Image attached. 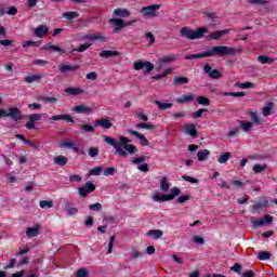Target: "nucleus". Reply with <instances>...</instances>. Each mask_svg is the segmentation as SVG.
Instances as JSON below:
<instances>
[{
	"label": "nucleus",
	"instance_id": "obj_1",
	"mask_svg": "<svg viewBox=\"0 0 277 277\" xmlns=\"http://www.w3.org/2000/svg\"><path fill=\"white\" fill-rule=\"evenodd\" d=\"M102 137L108 146L115 148L119 157H129V155H135V153H137V147L131 144V140L127 138L124 135L119 136V142H116V138L111 136L103 135Z\"/></svg>",
	"mask_w": 277,
	"mask_h": 277
},
{
	"label": "nucleus",
	"instance_id": "obj_2",
	"mask_svg": "<svg viewBox=\"0 0 277 277\" xmlns=\"http://www.w3.org/2000/svg\"><path fill=\"white\" fill-rule=\"evenodd\" d=\"M239 50L228 45H216L208 50V57H228L229 55H237Z\"/></svg>",
	"mask_w": 277,
	"mask_h": 277
},
{
	"label": "nucleus",
	"instance_id": "obj_3",
	"mask_svg": "<svg viewBox=\"0 0 277 277\" xmlns=\"http://www.w3.org/2000/svg\"><path fill=\"white\" fill-rule=\"evenodd\" d=\"M208 32L209 30L206 27L198 28L197 30L190 29L189 27H183L180 30L182 38H187V40H199Z\"/></svg>",
	"mask_w": 277,
	"mask_h": 277
},
{
	"label": "nucleus",
	"instance_id": "obj_4",
	"mask_svg": "<svg viewBox=\"0 0 277 277\" xmlns=\"http://www.w3.org/2000/svg\"><path fill=\"white\" fill-rule=\"evenodd\" d=\"M161 10V4H151L141 9V14L144 18H155L157 11Z\"/></svg>",
	"mask_w": 277,
	"mask_h": 277
},
{
	"label": "nucleus",
	"instance_id": "obj_5",
	"mask_svg": "<svg viewBox=\"0 0 277 277\" xmlns=\"http://www.w3.org/2000/svg\"><path fill=\"white\" fill-rule=\"evenodd\" d=\"M274 222V217L269 214H265L264 219H251V224L253 228H259L261 226H267V224H272Z\"/></svg>",
	"mask_w": 277,
	"mask_h": 277
},
{
	"label": "nucleus",
	"instance_id": "obj_6",
	"mask_svg": "<svg viewBox=\"0 0 277 277\" xmlns=\"http://www.w3.org/2000/svg\"><path fill=\"white\" fill-rule=\"evenodd\" d=\"M42 49L43 51H55L56 53H61V55H70L75 53V50H70V48H60V45L45 44Z\"/></svg>",
	"mask_w": 277,
	"mask_h": 277
},
{
	"label": "nucleus",
	"instance_id": "obj_7",
	"mask_svg": "<svg viewBox=\"0 0 277 277\" xmlns=\"http://www.w3.org/2000/svg\"><path fill=\"white\" fill-rule=\"evenodd\" d=\"M176 57H179L177 54H169L166 56H162L158 60V66H156V70L159 71L166 64H172V62H176Z\"/></svg>",
	"mask_w": 277,
	"mask_h": 277
},
{
	"label": "nucleus",
	"instance_id": "obj_8",
	"mask_svg": "<svg viewBox=\"0 0 277 277\" xmlns=\"http://www.w3.org/2000/svg\"><path fill=\"white\" fill-rule=\"evenodd\" d=\"M96 189V186L92 182H87L84 186L78 188V194L81 198H85L88 194H92Z\"/></svg>",
	"mask_w": 277,
	"mask_h": 277
},
{
	"label": "nucleus",
	"instance_id": "obj_9",
	"mask_svg": "<svg viewBox=\"0 0 277 277\" xmlns=\"http://www.w3.org/2000/svg\"><path fill=\"white\" fill-rule=\"evenodd\" d=\"M61 148H71L74 153H80V155H85V151L79 147H77V144L75 142L66 141L61 143Z\"/></svg>",
	"mask_w": 277,
	"mask_h": 277
},
{
	"label": "nucleus",
	"instance_id": "obj_10",
	"mask_svg": "<svg viewBox=\"0 0 277 277\" xmlns=\"http://www.w3.org/2000/svg\"><path fill=\"white\" fill-rule=\"evenodd\" d=\"M113 16L117 18H129L131 11H129V9L118 8L114 10Z\"/></svg>",
	"mask_w": 277,
	"mask_h": 277
},
{
	"label": "nucleus",
	"instance_id": "obj_11",
	"mask_svg": "<svg viewBox=\"0 0 277 277\" xmlns=\"http://www.w3.org/2000/svg\"><path fill=\"white\" fill-rule=\"evenodd\" d=\"M79 69V66L77 65H68V64H61L58 65V71L62 75H66V72H75L76 70Z\"/></svg>",
	"mask_w": 277,
	"mask_h": 277
},
{
	"label": "nucleus",
	"instance_id": "obj_12",
	"mask_svg": "<svg viewBox=\"0 0 277 277\" xmlns=\"http://www.w3.org/2000/svg\"><path fill=\"white\" fill-rule=\"evenodd\" d=\"M65 94H68V96H81L85 94V90H83L81 87L66 88Z\"/></svg>",
	"mask_w": 277,
	"mask_h": 277
},
{
	"label": "nucleus",
	"instance_id": "obj_13",
	"mask_svg": "<svg viewBox=\"0 0 277 277\" xmlns=\"http://www.w3.org/2000/svg\"><path fill=\"white\" fill-rule=\"evenodd\" d=\"M185 135H189L190 137H198V130H196V124L189 123L184 127Z\"/></svg>",
	"mask_w": 277,
	"mask_h": 277
},
{
	"label": "nucleus",
	"instance_id": "obj_14",
	"mask_svg": "<svg viewBox=\"0 0 277 277\" xmlns=\"http://www.w3.org/2000/svg\"><path fill=\"white\" fill-rule=\"evenodd\" d=\"M5 118H13V120H23V116H21V110L18 108H10L9 113L5 111Z\"/></svg>",
	"mask_w": 277,
	"mask_h": 277
},
{
	"label": "nucleus",
	"instance_id": "obj_15",
	"mask_svg": "<svg viewBox=\"0 0 277 277\" xmlns=\"http://www.w3.org/2000/svg\"><path fill=\"white\" fill-rule=\"evenodd\" d=\"M128 133H130V135H133L134 137H136V140H140L141 146H148V140L146 138V136L144 134H140V132H137L135 130H128Z\"/></svg>",
	"mask_w": 277,
	"mask_h": 277
},
{
	"label": "nucleus",
	"instance_id": "obj_16",
	"mask_svg": "<svg viewBox=\"0 0 277 277\" xmlns=\"http://www.w3.org/2000/svg\"><path fill=\"white\" fill-rule=\"evenodd\" d=\"M109 23L114 24V32L118 34L120 29H123L124 27V19L122 18H110Z\"/></svg>",
	"mask_w": 277,
	"mask_h": 277
},
{
	"label": "nucleus",
	"instance_id": "obj_17",
	"mask_svg": "<svg viewBox=\"0 0 277 277\" xmlns=\"http://www.w3.org/2000/svg\"><path fill=\"white\" fill-rule=\"evenodd\" d=\"M72 111H75L76 114H85V115H90L92 114L93 111V108L90 107V106H85V105H78V106H75L72 108Z\"/></svg>",
	"mask_w": 277,
	"mask_h": 277
},
{
	"label": "nucleus",
	"instance_id": "obj_18",
	"mask_svg": "<svg viewBox=\"0 0 277 277\" xmlns=\"http://www.w3.org/2000/svg\"><path fill=\"white\" fill-rule=\"evenodd\" d=\"M47 34H49V27L47 25H39L34 31L37 38H44Z\"/></svg>",
	"mask_w": 277,
	"mask_h": 277
},
{
	"label": "nucleus",
	"instance_id": "obj_19",
	"mask_svg": "<svg viewBox=\"0 0 277 277\" xmlns=\"http://www.w3.org/2000/svg\"><path fill=\"white\" fill-rule=\"evenodd\" d=\"M42 80V74H32L24 78L25 83H39Z\"/></svg>",
	"mask_w": 277,
	"mask_h": 277
},
{
	"label": "nucleus",
	"instance_id": "obj_20",
	"mask_svg": "<svg viewBox=\"0 0 277 277\" xmlns=\"http://www.w3.org/2000/svg\"><path fill=\"white\" fill-rule=\"evenodd\" d=\"M40 234V225H36L35 227H28L26 229V237L32 239V237H38Z\"/></svg>",
	"mask_w": 277,
	"mask_h": 277
},
{
	"label": "nucleus",
	"instance_id": "obj_21",
	"mask_svg": "<svg viewBox=\"0 0 277 277\" xmlns=\"http://www.w3.org/2000/svg\"><path fill=\"white\" fill-rule=\"evenodd\" d=\"M95 127H102V129H111L114 123L109 119H101L95 121Z\"/></svg>",
	"mask_w": 277,
	"mask_h": 277
},
{
	"label": "nucleus",
	"instance_id": "obj_22",
	"mask_svg": "<svg viewBox=\"0 0 277 277\" xmlns=\"http://www.w3.org/2000/svg\"><path fill=\"white\" fill-rule=\"evenodd\" d=\"M118 55H120V52L111 50H104L100 53V57H104L105 60L109 57H116Z\"/></svg>",
	"mask_w": 277,
	"mask_h": 277
},
{
	"label": "nucleus",
	"instance_id": "obj_23",
	"mask_svg": "<svg viewBox=\"0 0 277 277\" xmlns=\"http://www.w3.org/2000/svg\"><path fill=\"white\" fill-rule=\"evenodd\" d=\"M151 200L154 202H170V200L168 199V195H163L159 193L153 195Z\"/></svg>",
	"mask_w": 277,
	"mask_h": 277
},
{
	"label": "nucleus",
	"instance_id": "obj_24",
	"mask_svg": "<svg viewBox=\"0 0 277 277\" xmlns=\"http://www.w3.org/2000/svg\"><path fill=\"white\" fill-rule=\"evenodd\" d=\"M50 120H66V122H75V119L70 115H55L50 118Z\"/></svg>",
	"mask_w": 277,
	"mask_h": 277
},
{
	"label": "nucleus",
	"instance_id": "obj_25",
	"mask_svg": "<svg viewBox=\"0 0 277 277\" xmlns=\"http://www.w3.org/2000/svg\"><path fill=\"white\" fill-rule=\"evenodd\" d=\"M209 155H211L209 149H201L197 153V159L198 161H207V159H209Z\"/></svg>",
	"mask_w": 277,
	"mask_h": 277
},
{
	"label": "nucleus",
	"instance_id": "obj_26",
	"mask_svg": "<svg viewBox=\"0 0 277 277\" xmlns=\"http://www.w3.org/2000/svg\"><path fill=\"white\" fill-rule=\"evenodd\" d=\"M202 57H209V52H208V50H207L206 52L198 53V54H188V55H185V60H202Z\"/></svg>",
	"mask_w": 277,
	"mask_h": 277
},
{
	"label": "nucleus",
	"instance_id": "obj_27",
	"mask_svg": "<svg viewBox=\"0 0 277 277\" xmlns=\"http://www.w3.org/2000/svg\"><path fill=\"white\" fill-rule=\"evenodd\" d=\"M15 137L16 140H21L22 142H24V144H26L27 146H30L31 148H38V145L34 141H29L25 138L23 134H16Z\"/></svg>",
	"mask_w": 277,
	"mask_h": 277
},
{
	"label": "nucleus",
	"instance_id": "obj_28",
	"mask_svg": "<svg viewBox=\"0 0 277 277\" xmlns=\"http://www.w3.org/2000/svg\"><path fill=\"white\" fill-rule=\"evenodd\" d=\"M81 40H90L91 42H95V40H105V36H103V35H84L81 37Z\"/></svg>",
	"mask_w": 277,
	"mask_h": 277
},
{
	"label": "nucleus",
	"instance_id": "obj_29",
	"mask_svg": "<svg viewBox=\"0 0 277 277\" xmlns=\"http://www.w3.org/2000/svg\"><path fill=\"white\" fill-rule=\"evenodd\" d=\"M239 126L243 133H248L252 129V122L250 121L240 120Z\"/></svg>",
	"mask_w": 277,
	"mask_h": 277
},
{
	"label": "nucleus",
	"instance_id": "obj_30",
	"mask_svg": "<svg viewBox=\"0 0 277 277\" xmlns=\"http://www.w3.org/2000/svg\"><path fill=\"white\" fill-rule=\"evenodd\" d=\"M147 235L154 239H161V237H163V232L161 229H151L147 232Z\"/></svg>",
	"mask_w": 277,
	"mask_h": 277
},
{
	"label": "nucleus",
	"instance_id": "obj_31",
	"mask_svg": "<svg viewBox=\"0 0 277 277\" xmlns=\"http://www.w3.org/2000/svg\"><path fill=\"white\" fill-rule=\"evenodd\" d=\"M192 101H194V94H187V95H183L182 97H179L176 100V103L184 105L185 103H192Z\"/></svg>",
	"mask_w": 277,
	"mask_h": 277
},
{
	"label": "nucleus",
	"instance_id": "obj_32",
	"mask_svg": "<svg viewBox=\"0 0 277 277\" xmlns=\"http://www.w3.org/2000/svg\"><path fill=\"white\" fill-rule=\"evenodd\" d=\"M181 194V188L179 187H173L170 190V194L167 195V198L170 200H174L176 198V196H179Z\"/></svg>",
	"mask_w": 277,
	"mask_h": 277
},
{
	"label": "nucleus",
	"instance_id": "obj_33",
	"mask_svg": "<svg viewBox=\"0 0 277 277\" xmlns=\"http://www.w3.org/2000/svg\"><path fill=\"white\" fill-rule=\"evenodd\" d=\"M259 261H269L272 259V253L269 251H260L258 253Z\"/></svg>",
	"mask_w": 277,
	"mask_h": 277
},
{
	"label": "nucleus",
	"instance_id": "obj_34",
	"mask_svg": "<svg viewBox=\"0 0 277 277\" xmlns=\"http://www.w3.org/2000/svg\"><path fill=\"white\" fill-rule=\"evenodd\" d=\"M63 18H66L67 21H72L75 18H79V13L77 11L65 12L63 14Z\"/></svg>",
	"mask_w": 277,
	"mask_h": 277
},
{
	"label": "nucleus",
	"instance_id": "obj_35",
	"mask_svg": "<svg viewBox=\"0 0 277 277\" xmlns=\"http://www.w3.org/2000/svg\"><path fill=\"white\" fill-rule=\"evenodd\" d=\"M174 85H185V83H189V78L187 77H175L173 79Z\"/></svg>",
	"mask_w": 277,
	"mask_h": 277
},
{
	"label": "nucleus",
	"instance_id": "obj_36",
	"mask_svg": "<svg viewBox=\"0 0 277 277\" xmlns=\"http://www.w3.org/2000/svg\"><path fill=\"white\" fill-rule=\"evenodd\" d=\"M54 163H56V166H66L68 158L66 156H57L54 158Z\"/></svg>",
	"mask_w": 277,
	"mask_h": 277
},
{
	"label": "nucleus",
	"instance_id": "obj_37",
	"mask_svg": "<svg viewBox=\"0 0 277 277\" xmlns=\"http://www.w3.org/2000/svg\"><path fill=\"white\" fill-rule=\"evenodd\" d=\"M135 129H146L147 131H153V129H155V124L148 122L137 123Z\"/></svg>",
	"mask_w": 277,
	"mask_h": 277
},
{
	"label": "nucleus",
	"instance_id": "obj_38",
	"mask_svg": "<svg viewBox=\"0 0 277 277\" xmlns=\"http://www.w3.org/2000/svg\"><path fill=\"white\" fill-rule=\"evenodd\" d=\"M258 62H260V64H274V58L267 55H260Z\"/></svg>",
	"mask_w": 277,
	"mask_h": 277
},
{
	"label": "nucleus",
	"instance_id": "obj_39",
	"mask_svg": "<svg viewBox=\"0 0 277 277\" xmlns=\"http://www.w3.org/2000/svg\"><path fill=\"white\" fill-rule=\"evenodd\" d=\"M103 173V167H96L89 171L88 176H101Z\"/></svg>",
	"mask_w": 277,
	"mask_h": 277
},
{
	"label": "nucleus",
	"instance_id": "obj_40",
	"mask_svg": "<svg viewBox=\"0 0 277 277\" xmlns=\"http://www.w3.org/2000/svg\"><path fill=\"white\" fill-rule=\"evenodd\" d=\"M160 189L161 192H168V189H170V182H168V177H162L160 180Z\"/></svg>",
	"mask_w": 277,
	"mask_h": 277
},
{
	"label": "nucleus",
	"instance_id": "obj_41",
	"mask_svg": "<svg viewBox=\"0 0 277 277\" xmlns=\"http://www.w3.org/2000/svg\"><path fill=\"white\" fill-rule=\"evenodd\" d=\"M90 47H92V43H84V44H81L79 48L77 49H70V51H77L78 53H83L84 51H88V49H90Z\"/></svg>",
	"mask_w": 277,
	"mask_h": 277
},
{
	"label": "nucleus",
	"instance_id": "obj_42",
	"mask_svg": "<svg viewBox=\"0 0 277 277\" xmlns=\"http://www.w3.org/2000/svg\"><path fill=\"white\" fill-rule=\"evenodd\" d=\"M39 207L41 209H53V201H51V200H41L39 202Z\"/></svg>",
	"mask_w": 277,
	"mask_h": 277
},
{
	"label": "nucleus",
	"instance_id": "obj_43",
	"mask_svg": "<svg viewBox=\"0 0 277 277\" xmlns=\"http://www.w3.org/2000/svg\"><path fill=\"white\" fill-rule=\"evenodd\" d=\"M267 169V164L263 163V164H254L253 166V172L255 174H261V172H264V170Z\"/></svg>",
	"mask_w": 277,
	"mask_h": 277
},
{
	"label": "nucleus",
	"instance_id": "obj_44",
	"mask_svg": "<svg viewBox=\"0 0 277 277\" xmlns=\"http://www.w3.org/2000/svg\"><path fill=\"white\" fill-rule=\"evenodd\" d=\"M197 103L199 105H203V107H207V106L211 105V101L209 98H207L206 96H198L197 97Z\"/></svg>",
	"mask_w": 277,
	"mask_h": 277
},
{
	"label": "nucleus",
	"instance_id": "obj_45",
	"mask_svg": "<svg viewBox=\"0 0 277 277\" xmlns=\"http://www.w3.org/2000/svg\"><path fill=\"white\" fill-rule=\"evenodd\" d=\"M155 105H158L159 109H172V104L171 103H163L160 101H155Z\"/></svg>",
	"mask_w": 277,
	"mask_h": 277
},
{
	"label": "nucleus",
	"instance_id": "obj_46",
	"mask_svg": "<svg viewBox=\"0 0 277 277\" xmlns=\"http://www.w3.org/2000/svg\"><path fill=\"white\" fill-rule=\"evenodd\" d=\"M142 256H144V252H142V251H137V250L133 249L130 252V259H132V260L142 259Z\"/></svg>",
	"mask_w": 277,
	"mask_h": 277
},
{
	"label": "nucleus",
	"instance_id": "obj_47",
	"mask_svg": "<svg viewBox=\"0 0 277 277\" xmlns=\"http://www.w3.org/2000/svg\"><path fill=\"white\" fill-rule=\"evenodd\" d=\"M144 68L145 71H143V75H148V72H153V70H155V65L150 62H145Z\"/></svg>",
	"mask_w": 277,
	"mask_h": 277
},
{
	"label": "nucleus",
	"instance_id": "obj_48",
	"mask_svg": "<svg viewBox=\"0 0 277 277\" xmlns=\"http://www.w3.org/2000/svg\"><path fill=\"white\" fill-rule=\"evenodd\" d=\"M273 107H274V104H272V103H268L266 106H264L263 111H262L263 116H265V117L271 116Z\"/></svg>",
	"mask_w": 277,
	"mask_h": 277
},
{
	"label": "nucleus",
	"instance_id": "obj_49",
	"mask_svg": "<svg viewBox=\"0 0 277 277\" xmlns=\"http://www.w3.org/2000/svg\"><path fill=\"white\" fill-rule=\"evenodd\" d=\"M251 123L252 124H261V118L256 113H250Z\"/></svg>",
	"mask_w": 277,
	"mask_h": 277
},
{
	"label": "nucleus",
	"instance_id": "obj_50",
	"mask_svg": "<svg viewBox=\"0 0 277 277\" xmlns=\"http://www.w3.org/2000/svg\"><path fill=\"white\" fill-rule=\"evenodd\" d=\"M228 159H230V153L227 151V153L222 154L219 157L217 161H219V163H226V161H228Z\"/></svg>",
	"mask_w": 277,
	"mask_h": 277
},
{
	"label": "nucleus",
	"instance_id": "obj_51",
	"mask_svg": "<svg viewBox=\"0 0 277 277\" xmlns=\"http://www.w3.org/2000/svg\"><path fill=\"white\" fill-rule=\"evenodd\" d=\"M81 129L82 131H84V133H94L96 131L94 126H91V124H82Z\"/></svg>",
	"mask_w": 277,
	"mask_h": 277
},
{
	"label": "nucleus",
	"instance_id": "obj_52",
	"mask_svg": "<svg viewBox=\"0 0 277 277\" xmlns=\"http://www.w3.org/2000/svg\"><path fill=\"white\" fill-rule=\"evenodd\" d=\"M222 37L220 30L211 32L210 35H208L206 38L208 40H219Z\"/></svg>",
	"mask_w": 277,
	"mask_h": 277
},
{
	"label": "nucleus",
	"instance_id": "obj_53",
	"mask_svg": "<svg viewBox=\"0 0 277 277\" xmlns=\"http://www.w3.org/2000/svg\"><path fill=\"white\" fill-rule=\"evenodd\" d=\"M223 96H235L236 98H242V96H246V93H243V92H229V93H223Z\"/></svg>",
	"mask_w": 277,
	"mask_h": 277
},
{
	"label": "nucleus",
	"instance_id": "obj_54",
	"mask_svg": "<svg viewBox=\"0 0 277 277\" xmlns=\"http://www.w3.org/2000/svg\"><path fill=\"white\" fill-rule=\"evenodd\" d=\"M210 79H220L222 77V74L217 69H212L209 74Z\"/></svg>",
	"mask_w": 277,
	"mask_h": 277
},
{
	"label": "nucleus",
	"instance_id": "obj_55",
	"mask_svg": "<svg viewBox=\"0 0 277 277\" xmlns=\"http://www.w3.org/2000/svg\"><path fill=\"white\" fill-rule=\"evenodd\" d=\"M90 211H103V205L96 202L89 206Z\"/></svg>",
	"mask_w": 277,
	"mask_h": 277
},
{
	"label": "nucleus",
	"instance_id": "obj_56",
	"mask_svg": "<svg viewBox=\"0 0 277 277\" xmlns=\"http://www.w3.org/2000/svg\"><path fill=\"white\" fill-rule=\"evenodd\" d=\"M39 44H40V42H38V41H24L23 48L29 49V47H38Z\"/></svg>",
	"mask_w": 277,
	"mask_h": 277
},
{
	"label": "nucleus",
	"instance_id": "obj_57",
	"mask_svg": "<svg viewBox=\"0 0 277 277\" xmlns=\"http://www.w3.org/2000/svg\"><path fill=\"white\" fill-rule=\"evenodd\" d=\"M145 63L146 62H143V61L134 62V64H133L134 70H142L144 68V66H145Z\"/></svg>",
	"mask_w": 277,
	"mask_h": 277
},
{
	"label": "nucleus",
	"instance_id": "obj_58",
	"mask_svg": "<svg viewBox=\"0 0 277 277\" xmlns=\"http://www.w3.org/2000/svg\"><path fill=\"white\" fill-rule=\"evenodd\" d=\"M89 157L94 159V157H98V147L89 148Z\"/></svg>",
	"mask_w": 277,
	"mask_h": 277
},
{
	"label": "nucleus",
	"instance_id": "obj_59",
	"mask_svg": "<svg viewBox=\"0 0 277 277\" xmlns=\"http://www.w3.org/2000/svg\"><path fill=\"white\" fill-rule=\"evenodd\" d=\"M116 174V168L109 167L106 170H104V176H114Z\"/></svg>",
	"mask_w": 277,
	"mask_h": 277
},
{
	"label": "nucleus",
	"instance_id": "obj_60",
	"mask_svg": "<svg viewBox=\"0 0 277 277\" xmlns=\"http://www.w3.org/2000/svg\"><path fill=\"white\" fill-rule=\"evenodd\" d=\"M238 88H240L241 90H250V88H254V83L243 82V83L238 84Z\"/></svg>",
	"mask_w": 277,
	"mask_h": 277
},
{
	"label": "nucleus",
	"instance_id": "obj_61",
	"mask_svg": "<svg viewBox=\"0 0 277 277\" xmlns=\"http://www.w3.org/2000/svg\"><path fill=\"white\" fill-rule=\"evenodd\" d=\"M29 120L32 122H40L42 120V115L41 114H32L29 116Z\"/></svg>",
	"mask_w": 277,
	"mask_h": 277
},
{
	"label": "nucleus",
	"instance_id": "obj_62",
	"mask_svg": "<svg viewBox=\"0 0 277 277\" xmlns=\"http://www.w3.org/2000/svg\"><path fill=\"white\" fill-rule=\"evenodd\" d=\"M205 111H209V110L206 108L198 109L193 114V118H202V114H205Z\"/></svg>",
	"mask_w": 277,
	"mask_h": 277
},
{
	"label": "nucleus",
	"instance_id": "obj_63",
	"mask_svg": "<svg viewBox=\"0 0 277 277\" xmlns=\"http://www.w3.org/2000/svg\"><path fill=\"white\" fill-rule=\"evenodd\" d=\"M77 277H88V269L85 268L78 269Z\"/></svg>",
	"mask_w": 277,
	"mask_h": 277
},
{
	"label": "nucleus",
	"instance_id": "obj_64",
	"mask_svg": "<svg viewBox=\"0 0 277 277\" xmlns=\"http://www.w3.org/2000/svg\"><path fill=\"white\" fill-rule=\"evenodd\" d=\"M43 103H57V97H42Z\"/></svg>",
	"mask_w": 277,
	"mask_h": 277
}]
</instances>
